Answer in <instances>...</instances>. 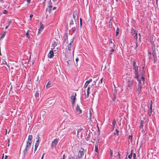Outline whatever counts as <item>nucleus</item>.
<instances>
[{
    "label": "nucleus",
    "instance_id": "obj_9",
    "mask_svg": "<svg viewBox=\"0 0 159 159\" xmlns=\"http://www.w3.org/2000/svg\"><path fill=\"white\" fill-rule=\"evenodd\" d=\"M74 38H73L72 39V41L70 42V43L68 45V49L69 51H70L71 50V47L72 46V44H71L72 43H73Z\"/></svg>",
    "mask_w": 159,
    "mask_h": 159
},
{
    "label": "nucleus",
    "instance_id": "obj_53",
    "mask_svg": "<svg viewBox=\"0 0 159 159\" xmlns=\"http://www.w3.org/2000/svg\"><path fill=\"white\" fill-rule=\"evenodd\" d=\"M44 154H45V153H44L43 154V155H42V157H41V159H43V157H44Z\"/></svg>",
    "mask_w": 159,
    "mask_h": 159
},
{
    "label": "nucleus",
    "instance_id": "obj_4",
    "mask_svg": "<svg viewBox=\"0 0 159 159\" xmlns=\"http://www.w3.org/2000/svg\"><path fill=\"white\" fill-rule=\"evenodd\" d=\"M131 33L133 36L137 40V35L138 34L136 31L135 30H134L133 28L131 29Z\"/></svg>",
    "mask_w": 159,
    "mask_h": 159
},
{
    "label": "nucleus",
    "instance_id": "obj_7",
    "mask_svg": "<svg viewBox=\"0 0 159 159\" xmlns=\"http://www.w3.org/2000/svg\"><path fill=\"white\" fill-rule=\"evenodd\" d=\"M76 111L77 112H78L79 114L81 113L82 112V110L80 108L78 104L77 105L76 108Z\"/></svg>",
    "mask_w": 159,
    "mask_h": 159
},
{
    "label": "nucleus",
    "instance_id": "obj_34",
    "mask_svg": "<svg viewBox=\"0 0 159 159\" xmlns=\"http://www.w3.org/2000/svg\"><path fill=\"white\" fill-rule=\"evenodd\" d=\"M48 7H49L50 8H52V3L51 2V0H50L49 2V6H48Z\"/></svg>",
    "mask_w": 159,
    "mask_h": 159
},
{
    "label": "nucleus",
    "instance_id": "obj_39",
    "mask_svg": "<svg viewBox=\"0 0 159 159\" xmlns=\"http://www.w3.org/2000/svg\"><path fill=\"white\" fill-rule=\"evenodd\" d=\"M119 28H117L116 30V36H117L119 34Z\"/></svg>",
    "mask_w": 159,
    "mask_h": 159
},
{
    "label": "nucleus",
    "instance_id": "obj_33",
    "mask_svg": "<svg viewBox=\"0 0 159 159\" xmlns=\"http://www.w3.org/2000/svg\"><path fill=\"white\" fill-rule=\"evenodd\" d=\"M2 64H6L7 66V63L6 61L4 60H3L2 61V63H1V65H2Z\"/></svg>",
    "mask_w": 159,
    "mask_h": 159
},
{
    "label": "nucleus",
    "instance_id": "obj_42",
    "mask_svg": "<svg viewBox=\"0 0 159 159\" xmlns=\"http://www.w3.org/2000/svg\"><path fill=\"white\" fill-rule=\"evenodd\" d=\"M115 50L114 49L112 48L111 51V52L110 54L112 55V53Z\"/></svg>",
    "mask_w": 159,
    "mask_h": 159
},
{
    "label": "nucleus",
    "instance_id": "obj_49",
    "mask_svg": "<svg viewBox=\"0 0 159 159\" xmlns=\"http://www.w3.org/2000/svg\"><path fill=\"white\" fill-rule=\"evenodd\" d=\"M12 23V22H11V20H10L9 21V22H8V26H9Z\"/></svg>",
    "mask_w": 159,
    "mask_h": 159
},
{
    "label": "nucleus",
    "instance_id": "obj_8",
    "mask_svg": "<svg viewBox=\"0 0 159 159\" xmlns=\"http://www.w3.org/2000/svg\"><path fill=\"white\" fill-rule=\"evenodd\" d=\"M151 104L150 106V109L148 110V114L150 116H151V114H152V101H151Z\"/></svg>",
    "mask_w": 159,
    "mask_h": 159
},
{
    "label": "nucleus",
    "instance_id": "obj_63",
    "mask_svg": "<svg viewBox=\"0 0 159 159\" xmlns=\"http://www.w3.org/2000/svg\"><path fill=\"white\" fill-rule=\"evenodd\" d=\"M56 8V7H53V10H54Z\"/></svg>",
    "mask_w": 159,
    "mask_h": 159
},
{
    "label": "nucleus",
    "instance_id": "obj_23",
    "mask_svg": "<svg viewBox=\"0 0 159 159\" xmlns=\"http://www.w3.org/2000/svg\"><path fill=\"white\" fill-rule=\"evenodd\" d=\"M32 135H29L28 136V141H30V142H32Z\"/></svg>",
    "mask_w": 159,
    "mask_h": 159
},
{
    "label": "nucleus",
    "instance_id": "obj_27",
    "mask_svg": "<svg viewBox=\"0 0 159 159\" xmlns=\"http://www.w3.org/2000/svg\"><path fill=\"white\" fill-rule=\"evenodd\" d=\"M51 84V82H50L49 81L48 82L47 84L46 85V88H49L50 87V85Z\"/></svg>",
    "mask_w": 159,
    "mask_h": 159
},
{
    "label": "nucleus",
    "instance_id": "obj_1",
    "mask_svg": "<svg viewBox=\"0 0 159 159\" xmlns=\"http://www.w3.org/2000/svg\"><path fill=\"white\" fill-rule=\"evenodd\" d=\"M32 142H30V141H28L27 142L26 147L24 151V154H25L26 153L29 149L30 148Z\"/></svg>",
    "mask_w": 159,
    "mask_h": 159
},
{
    "label": "nucleus",
    "instance_id": "obj_44",
    "mask_svg": "<svg viewBox=\"0 0 159 159\" xmlns=\"http://www.w3.org/2000/svg\"><path fill=\"white\" fill-rule=\"evenodd\" d=\"M3 13L4 14H7L8 13V11L6 10H4Z\"/></svg>",
    "mask_w": 159,
    "mask_h": 159
},
{
    "label": "nucleus",
    "instance_id": "obj_3",
    "mask_svg": "<svg viewBox=\"0 0 159 159\" xmlns=\"http://www.w3.org/2000/svg\"><path fill=\"white\" fill-rule=\"evenodd\" d=\"M59 139H56L53 141L51 143V147L55 148L58 142Z\"/></svg>",
    "mask_w": 159,
    "mask_h": 159
},
{
    "label": "nucleus",
    "instance_id": "obj_55",
    "mask_svg": "<svg viewBox=\"0 0 159 159\" xmlns=\"http://www.w3.org/2000/svg\"><path fill=\"white\" fill-rule=\"evenodd\" d=\"M89 89H90V88L89 87H88V88H87V92H89Z\"/></svg>",
    "mask_w": 159,
    "mask_h": 159
},
{
    "label": "nucleus",
    "instance_id": "obj_18",
    "mask_svg": "<svg viewBox=\"0 0 159 159\" xmlns=\"http://www.w3.org/2000/svg\"><path fill=\"white\" fill-rule=\"evenodd\" d=\"M63 38L64 41H66L68 39V34L67 33H65L63 36Z\"/></svg>",
    "mask_w": 159,
    "mask_h": 159
},
{
    "label": "nucleus",
    "instance_id": "obj_46",
    "mask_svg": "<svg viewBox=\"0 0 159 159\" xmlns=\"http://www.w3.org/2000/svg\"><path fill=\"white\" fill-rule=\"evenodd\" d=\"M36 97H37L39 96V93H36L35 94Z\"/></svg>",
    "mask_w": 159,
    "mask_h": 159
},
{
    "label": "nucleus",
    "instance_id": "obj_14",
    "mask_svg": "<svg viewBox=\"0 0 159 159\" xmlns=\"http://www.w3.org/2000/svg\"><path fill=\"white\" fill-rule=\"evenodd\" d=\"M32 125H31L29 123H28L27 124H26L25 129H29L30 128L32 129Z\"/></svg>",
    "mask_w": 159,
    "mask_h": 159
},
{
    "label": "nucleus",
    "instance_id": "obj_25",
    "mask_svg": "<svg viewBox=\"0 0 159 159\" xmlns=\"http://www.w3.org/2000/svg\"><path fill=\"white\" fill-rule=\"evenodd\" d=\"M6 34V32H3L1 36L0 37V39H2V38H3L5 36V34Z\"/></svg>",
    "mask_w": 159,
    "mask_h": 159
},
{
    "label": "nucleus",
    "instance_id": "obj_21",
    "mask_svg": "<svg viewBox=\"0 0 159 159\" xmlns=\"http://www.w3.org/2000/svg\"><path fill=\"white\" fill-rule=\"evenodd\" d=\"M67 66L69 67L70 65H71V64L72 63V61L70 60H68L67 61Z\"/></svg>",
    "mask_w": 159,
    "mask_h": 159
},
{
    "label": "nucleus",
    "instance_id": "obj_28",
    "mask_svg": "<svg viewBox=\"0 0 159 159\" xmlns=\"http://www.w3.org/2000/svg\"><path fill=\"white\" fill-rule=\"evenodd\" d=\"M57 43L56 42L54 41L53 43H52V45L53 48H54L57 45Z\"/></svg>",
    "mask_w": 159,
    "mask_h": 159
},
{
    "label": "nucleus",
    "instance_id": "obj_17",
    "mask_svg": "<svg viewBox=\"0 0 159 159\" xmlns=\"http://www.w3.org/2000/svg\"><path fill=\"white\" fill-rule=\"evenodd\" d=\"M128 84L129 87H130L132 86L133 80H130L128 81Z\"/></svg>",
    "mask_w": 159,
    "mask_h": 159
},
{
    "label": "nucleus",
    "instance_id": "obj_64",
    "mask_svg": "<svg viewBox=\"0 0 159 159\" xmlns=\"http://www.w3.org/2000/svg\"><path fill=\"white\" fill-rule=\"evenodd\" d=\"M7 156L6 155L5 156V159H7Z\"/></svg>",
    "mask_w": 159,
    "mask_h": 159
},
{
    "label": "nucleus",
    "instance_id": "obj_35",
    "mask_svg": "<svg viewBox=\"0 0 159 159\" xmlns=\"http://www.w3.org/2000/svg\"><path fill=\"white\" fill-rule=\"evenodd\" d=\"M135 75H136V76L135 77V78L136 79H137V80L138 81H139V75H138V74H135ZM140 82H141L140 81Z\"/></svg>",
    "mask_w": 159,
    "mask_h": 159
},
{
    "label": "nucleus",
    "instance_id": "obj_47",
    "mask_svg": "<svg viewBox=\"0 0 159 159\" xmlns=\"http://www.w3.org/2000/svg\"><path fill=\"white\" fill-rule=\"evenodd\" d=\"M89 94V92H87V97H88Z\"/></svg>",
    "mask_w": 159,
    "mask_h": 159
},
{
    "label": "nucleus",
    "instance_id": "obj_15",
    "mask_svg": "<svg viewBox=\"0 0 159 159\" xmlns=\"http://www.w3.org/2000/svg\"><path fill=\"white\" fill-rule=\"evenodd\" d=\"M110 153L111 154V157L109 159H114V157L113 156V150L111 149L110 150Z\"/></svg>",
    "mask_w": 159,
    "mask_h": 159
},
{
    "label": "nucleus",
    "instance_id": "obj_40",
    "mask_svg": "<svg viewBox=\"0 0 159 159\" xmlns=\"http://www.w3.org/2000/svg\"><path fill=\"white\" fill-rule=\"evenodd\" d=\"M82 24V20L81 18L80 19V27H81Z\"/></svg>",
    "mask_w": 159,
    "mask_h": 159
},
{
    "label": "nucleus",
    "instance_id": "obj_5",
    "mask_svg": "<svg viewBox=\"0 0 159 159\" xmlns=\"http://www.w3.org/2000/svg\"><path fill=\"white\" fill-rule=\"evenodd\" d=\"M131 46L134 48L135 49H136L138 47V44L136 42H134L132 43Z\"/></svg>",
    "mask_w": 159,
    "mask_h": 159
},
{
    "label": "nucleus",
    "instance_id": "obj_30",
    "mask_svg": "<svg viewBox=\"0 0 159 159\" xmlns=\"http://www.w3.org/2000/svg\"><path fill=\"white\" fill-rule=\"evenodd\" d=\"M44 28V26L43 24L41 22L40 23V28L41 30H43Z\"/></svg>",
    "mask_w": 159,
    "mask_h": 159
},
{
    "label": "nucleus",
    "instance_id": "obj_50",
    "mask_svg": "<svg viewBox=\"0 0 159 159\" xmlns=\"http://www.w3.org/2000/svg\"><path fill=\"white\" fill-rule=\"evenodd\" d=\"M77 128L78 129H82V128L80 126H77Z\"/></svg>",
    "mask_w": 159,
    "mask_h": 159
},
{
    "label": "nucleus",
    "instance_id": "obj_54",
    "mask_svg": "<svg viewBox=\"0 0 159 159\" xmlns=\"http://www.w3.org/2000/svg\"><path fill=\"white\" fill-rule=\"evenodd\" d=\"M142 80L143 81V82H144V80H145L144 78L142 76Z\"/></svg>",
    "mask_w": 159,
    "mask_h": 159
},
{
    "label": "nucleus",
    "instance_id": "obj_2",
    "mask_svg": "<svg viewBox=\"0 0 159 159\" xmlns=\"http://www.w3.org/2000/svg\"><path fill=\"white\" fill-rule=\"evenodd\" d=\"M84 149L83 148H81L79 151L78 157L79 158L82 157L84 155Z\"/></svg>",
    "mask_w": 159,
    "mask_h": 159
},
{
    "label": "nucleus",
    "instance_id": "obj_45",
    "mask_svg": "<svg viewBox=\"0 0 159 159\" xmlns=\"http://www.w3.org/2000/svg\"><path fill=\"white\" fill-rule=\"evenodd\" d=\"M133 159H136V154L135 153H133Z\"/></svg>",
    "mask_w": 159,
    "mask_h": 159
},
{
    "label": "nucleus",
    "instance_id": "obj_37",
    "mask_svg": "<svg viewBox=\"0 0 159 159\" xmlns=\"http://www.w3.org/2000/svg\"><path fill=\"white\" fill-rule=\"evenodd\" d=\"M143 121H142L140 123V128H142V129H143Z\"/></svg>",
    "mask_w": 159,
    "mask_h": 159
},
{
    "label": "nucleus",
    "instance_id": "obj_19",
    "mask_svg": "<svg viewBox=\"0 0 159 159\" xmlns=\"http://www.w3.org/2000/svg\"><path fill=\"white\" fill-rule=\"evenodd\" d=\"M116 120H115V119H114L112 123V125L111 126L112 127V129H114L115 128V125L116 123Z\"/></svg>",
    "mask_w": 159,
    "mask_h": 159
},
{
    "label": "nucleus",
    "instance_id": "obj_58",
    "mask_svg": "<svg viewBox=\"0 0 159 159\" xmlns=\"http://www.w3.org/2000/svg\"><path fill=\"white\" fill-rule=\"evenodd\" d=\"M102 80H103V79H102H102H101V80H100V82H101V83H102Z\"/></svg>",
    "mask_w": 159,
    "mask_h": 159
},
{
    "label": "nucleus",
    "instance_id": "obj_36",
    "mask_svg": "<svg viewBox=\"0 0 159 159\" xmlns=\"http://www.w3.org/2000/svg\"><path fill=\"white\" fill-rule=\"evenodd\" d=\"M51 8H50V7H48V8L46 10L47 11H48L49 13H50V11L51 10Z\"/></svg>",
    "mask_w": 159,
    "mask_h": 159
},
{
    "label": "nucleus",
    "instance_id": "obj_38",
    "mask_svg": "<svg viewBox=\"0 0 159 159\" xmlns=\"http://www.w3.org/2000/svg\"><path fill=\"white\" fill-rule=\"evenodd\" d=\"M132 137L133 136L132 135H130L129 137V138L131 140V142L132 141Z\"/></svg>",
    "mask_w": 159,
    "mask_h": 159
},
{
    "label": "nucleus",
    "instance_id": "obj_48",
    "mask_svg": "<svg viewBox=\"0 0 159 159\" xmlns=\"http://www.w3.org/2000/svg\"><path fill=\"white\" fill-rule=\"evenodd\" d=\"M133 66L136 65V62L134 61H133Z\"/></svg>",
    "mask_w": 159,
    "mask_h": 159
},
{
    "label": "nucleus",
    "instance_id": "obj_12",
    "mask_svg": "<svg viewBox=\"0 0 159 159\" xmlns=\"http://www.w3.org/2000/svg\"><path fill=\"white\" fill-rule=\"evenodd\" d=\"M133 69L135 71V74H138L139 73L138 71V66H137L134 65L133 66Z\"/></svg>",
    "mask_w": 159,
    "mask_h": 159
},
{
    "label": "nucleus",
    "instance_id": "obj_51",
    "mask_svg": "<svg viewBox=\"0 0 159 159\" xmlns=\"http://www.w3.org/2000/svg\"><path fill=\"white\" fill-rule=\"evenodd\" d=\"M33 16V15L32 14H31L30 15V19H31V18Z\"/></svg>",
    "mask_w": 159,
    "mask_h": 159
},
{
    "label": "nucleus",
    "instance_id": "obj_20",
    "mask_svg": "<svg viewBox=\"0 0 159 159\" xmlns=\"http://www.w3.org/2000/svg\"><path fill=\"white\" fill-rule=\"evenodd\" d=\"M76 95V93H75V95H74V94H73L71 95V96L70 97V98H71V99L72 100V101L75 100L76 99V98H75Z\"/></svg>",
    "mask_w": 159,
    "mask_h": 159
},
{
    "label": "nucleus",
    "instance_id": "obj_43",
    "mask_svg": "<svg viewBox=\"0 0 159 159\" xmlns=\"http://www.w3.org/2000/svg\"><path fill=\"white\" fill-rule=\"evenodd\" d=\"M75 100L72 101V107H74V105L75 104Z\"/></svg>",
    "mask_w": 159,
    "mask_h": 159
},
{
    "label": "nucleus",
    "instance_id": "obj_32",
    "mask_svg": "<svg viewBox=\"0 0 159 159\" xmlns=\"http://www.w3.org/2000/svg\"><path fill=\"white\" fill-rule=\"evenodd\" d=\"M116 94L115 93L113 94V98L112 99V101H115L116 99Z\"/></svg>",
    "mask_w": 159,
    "mask_h": 159
},
{
    "label": "nucleus",
    "instance_id": "obj_22",
    "mask_svg": "<svg viewBox=\"0 0 159 159\" xmlns=\"http://www.w3.org/2000/svg\"><path fill=\"white\" fill-rule=\"evenodd\" d=\"M74 24L73 21L72 19H71V20L70 21V27H71L72 28H73V26H72Z\"/></svg>",
    "mask_w": 159,
    "mask_h": 159
},
{
    "label": "nucleus",
    "instance_id": "obj_60",
    "mask_svg": "<svg viewBox=\"0 0 159 159\" xmlns=\"http://www.w3.org/2000/svg\"><path fill=\"white\" fill-rule=\"evenodd\" d=\"M37 147H35L34 148V151H36L37 149Z\"/></svg>",
    "mask_w": 159,
    "mask_h": 159
},
{
    "label": "nucleus",
    "instance_id": "obj_24",
    "mask_svg": "<svg viewBox=\"0 0 159 159\" xmlns=\"http://www.w3.org/2000/svg\"><path fill=\"white\" fill-rule=\"evenodd\" d=\"M95 151L97 152H98V144L96 143L95 145Z\"/></svg>",
    "mask_w": 159,
    "mask_h": 159
},
{
    "label": "nucleus",
    "instance_id": "obj_16",
    "mask_svg": "<svg viewBox=\"0 0 159 159\" xmlns=\"http://www.w3.org/2000/svg\"><path fill=\"white\" fill-rule=\"evenodd\" d=\"M141 82L139 81V84L137 89L138 91L140 93L141 91Z\"/></svg>",
    "mask_w": 159,
    "mask_h": 159
},
{
    "label": "nucleus",
    "instance_id": "obj_13",
    "mask_svg": "<svg viewBox=\"0 0 159 159\" xmlns=\"http://www.w3.org/2000/svg\"><path fill=\"white\" fill-rule=\"evenodd\" d=\"M152 55L153 56L154 60V63H155L156 62L157 60V58L156 55V53L155 52H152Z\"/></svg>",
    "mask_w": 159,
    "mask_h": 159
},
{
    "label": "nucleus",
    "instance_id": "obj_56",
    "mask_svg": "<svg viewBox=\"0 0 159 159\" xmlns=\"http://www.w3.org/2000/svg\"><path fill=\"white\" fill-rule=\"evenodd\" d=\"M26 1L28 3H30V0H27Z\"/></svg>",
    "mask_w": 159,
    "mask_h": 159
},
{
    "label": "nucleus",
    "instance_id": "obj_29",
    "mask_svg": "<svg viewBox=\"0 0 159 159\" xmlns=\"http://www.w3.org/2000/svg\"><path fill=\"white\" fill-rule=\"evenodd\" d=\"M39 139H38V140H37L36 141L37 143L35 144V147L38 148L39 144Z\"/></svg>",
    "mask_w": 159,
    "mask_h": 159
},
{
    "label": "nucleus",
    "instance_id": "obj_61",
    "mask_svg": "<svg viewBox=\"0 0 159 159\" xmlns=\"http://www.w3.org/2000/svg\"><path fill=\"white\" fill-rule=\"evenodd\" d=\"M65 155L64 154L63 156V159H64L65 158Z\"/></svg>",
    "mask_w": 159,
    "mask_h": 159
},
{
    "label": "nucleus",
    "instance_id": "obj_6",
    "mask_svg": "<svg viewBox=\"0 0 159 159\" xmlns=\"http://www.w3.org/2000/svg\"><path fill=\"white\" fill-rule=\"evenodd\" d=\"M92 81V79H90L88 80L87 81L84 86V88H86L88 85V84H89V83L91 81Z\"/></svg>",
    "mask_w": 159,
    "mask_h": 159
},
{
    "label": "nucleus",
    "instance_id": "obj_59",
    "mask_svg": "<svg viewBox=\"0 0 159 159\" xmlns=\"http://www.w3.org/2000/svg\"><path fill=\"white\" fill-rule=\"evenodd\" d=\"M76 61L77 62L79 60V59L78 58H76L75 59Z\"/></svg>",
    "mask_w": 159,
    "mask_h": 159
},
{
    "label": "nucleus",
    "instance_id": "obj_26",
    "mask_svg": "<svg viewBox=\"0 0 159 159\" xmlns=\"http://www.w3.org/2000/svg\"><path fill=\"white\" fill-rule=\"evenodd\" d=\"M120 152H118L117 155L115 156L116 158L115 159H120ZM114 159H115V158Z\"/></svg>",
    "mask_w": 159,
    "mask_h": 159
},
{
    "label": "nucleus",
    "instance_id": "obj_52",
    "mask_svg": "<svg viewBox=\"0 0 159 159\" xmlns=\"http://www.w3.org/2000/svg\"><path fill=\"white\" fill-rule=\"evenodd\" d=\"M116 134L117 135H118V133H119V131L118 130H116Z\"/></svg>",
    "mask_w": 159,
    "mask_h": 159
},
{
    "label": "nucleus",
    "instance_id": "obj_10",
    "mask_svg": "<svg viewBox=\"0 0 159 159\" xmlns=\"http://www.w3.org/2000/svg\"><path fill=\"white\" fill-rule=\"evenodd\" d=\"M73 18L75 20H76L77 19V12L76 11H75L73 13Z\"/></svg>",
    "mask_w": 159,
    "mask_h": 159
},
{
    "label": "nucleus",
    "instance_id": "obj_11",
    "mask_svg": "<svg viewBox=\"0 0 159 159\" xmlns=\"http://www.w3.org/2000/svg\"><path fill=\"white\" fill-rule=\"evenodd\" d=\"M53 52L52 50H51L48 54V57L50 58H52L53 56Z\"/></svg>",
    "mask_w": 159,
    "mask_h": 159
},
{
    "label": "nucleus",
    "instance_id": "obj_41",
    "mask_svg": "<svg viewBox=\"0 0 159 159\" xmlns=\"http://www.w3.org/2000/svg\"><path fill=\"white\" fill-rule=\"evenodd\" d=\"M26 35L27 36V38L28 39H29L30 38V36L29 35L28 32L27 31V33H26Z\"/></svg>",
    "mask_w": 159,
    "mask_h": 159
},
{
    "label": "nucleus",
    "instance_id": "obj_31",
    "mask_svg": "<svg viewBox=\"0 0 159 159\" xmlns=\"http://www.w3.org/2000/svg\"><path fill=\"white\" fill-rule=\"evenodd\" d=\"M132 152H133V151H132V150L131 151L130 154L128 155V158H129V159H131V157H132Z\"/></svg>",
    "mask_w": 159,
    "mask_h": 159
},
{
    "label": "nucleus",
    "instance_id": "obj_62",
    "mask_svg": "<svg viewBox=\"0 0 159 159\" xmlns=\"http://www.w3.org/2000/svg\"><path fill=\"white\" fill-rule=\"evenodd\" d=\"M75 31V30H72V32L73 33H74Z\"/></svg>",
    "mask_w": 159,
    "mask_h": 159
},
{
    "label": "nucleus",
    "instance_id": "obj_57",
    "mask_svg": "<svg viewBox=\"0 0 159 159\" xmlns=\"http://www.w3.org/2000/svg\"><path fill=\"white\" fill-rule=\"evenodd\" d=\"M39 30V31H38V34H40V29H39L38 30Z\"/></svg>",
    "mask_w": 159,
    "mask_h": 159
}]
</instances>
